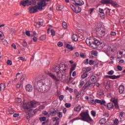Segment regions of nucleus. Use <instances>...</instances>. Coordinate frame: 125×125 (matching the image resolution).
Returning <instances> with one entry per match:
<instances>
[{"mask_svg":"<svg viewBox=\"0 0 125 125\" xmlns=\"http://www.w3.org/2000/svg\"><path fill=\"white\" fill-rule=\"evenodd\" d=\"M53 71L56 73L57 77L62 80H63V77L66 73H68L69 66L67 64H62L60 66V65H55L53 68Z\"/></svg>","mask_w":125,"mask_h":125,"instance_id":"nucleus-1","label":"nucleus"},{"mask_svg":"<svg viewBox=\"0 0 125 125\" xmlns=\"http://www.w3.org/2000/svg\"><path fill=\"white\" fill-rule=\"evenodd\" d=\"M80 116L81 117L82 121L83 122H87V123H89V122H92V119L89 116L88 113V110H86V112L82 111Z\"/></svg>","mask_w":125,"mask_h":125,"instance_id":"nucleus-2","label":"nucleus"},{"mask_svg":"<svg viewBox=\"0 0 125 125\" xmlns=\"http://www.w3.org/2000/svg\"><path fill=\"white\" fill-rule=\"evenodd\" d=\"M45 80H41L38 83L39 85H41L40 87V91L43 93L49 89V86L44 83Z\"/></svg>","mask_w":125,"mask_h":125,"instance_id":"nucleus-3","label":"nucleus"},{"mask_svg":"<svg viewBox=\"0 0 125 125\" xmlns=\"http://www.w3.org/2000/svg\"><path fill=\"white\" fill-rule=\"evenodd\" d=\"M103 4H111L114 7H118L119 5L116 2L112 0H102Z\"/></svg>","mask_w":125,"mask_h":125,"instance_id":"nucleus-4","label":"nucleus"},{"mask_svg":"<svg viewBox=\"0 0 125 125\" xmlns=\"http://www.w3.org/2000/svg\"><path fill=\"white\" fill-rule=\"evenodd\" d=\"M29 12L31 14L36 13V12H38L39 10H42V9L40 8V6L38 5H35L34 6H32L29 7Z\"/></svg>","mask_w":125,"mask_h":125,"instance_id":"nucleus-5","label":"nucleus"},{"mask_svg":"<svg viewBox=\"0 0 125 125\" xmlns=\"http://www.w3.org/2000/svg\"><path fill=\"white\" fill-rule=\"evenodd\" d=\"M92 44L95 45L98 48H100V49L103 48V46H102V43H100V42L96 39H94V41L92 42Z\"/></svg>","mask_w":125,"mask_h":125,"instance_id":"nucleus-6","label":"nucleus"},{"mask_svg":"<svg viewBox=\"0 0 125 125\" xmlns=\"http://www.w3.org/2000/svg\"><path fill=\"white\" fill-rule=\"evenodd\" d=\"M37 104V102L35 101H32L30 102L26 106L25 109L29 110L32 108H35L36 105Z\"/></svg>","mask_w":125,"mask_h":125,"instance_id":"nucleus-7","label":"nucleus"},{"mask_svg":"<svg viewBox=\"0 0 125 125\" xmlns=\"http://www.w3.org/2000/svg\"><path fill=\"white\" fill-rule=\"evenodd\" d=\"M104 79H110V80H116L117 79H120V78H121V75H105L104 76Z\"/></svg>","mask_w":125,"mask_h":125,"instance_id":"nucleus-8","label":"nucleus"},{"mask_svg":"<svg viewBox=\"0 0 125 125\" xmlns=\"http://www.w3.org/2000/svg\"><path fill=\"white\" fill-rule=\"evenodd\" d=\"M106 52L108 55H111L115 52V49L112 48L110 46H108L106 49Z\"/></svg>","mask_w":125,"mask_h":125,"instance_id":"nucleus-9","label":"nucleus"},{"mask_svg":"<svg viewBox=\"0 0 125 125\" xmlns=\"http://www.w3.org/2000/svg\"><path fill=\"white\" fill-rule=\"evenodd\" d=\"M111 102H113L114 104V106L116 108V109H119L120 107L119 106V103H118V99H116V98H112L111 99Z\"/></svg>","mask_w":125,"mask_h":125,"instance_id":"nucleus-10","label":"nucleus"},{"mask_svg":"<svg viewBox=\"0 0 125 125\" xmlns=\"http://www.w3.org/2000/svg\"><path fill=\"white\" fill-rule=\"evenodd\" d=\"M99 15H100L101 18L102 19H105V13H104V10L102 8L99 9Z\"/></svg>","mask_w":125,"mask_h":125,"instance_id":"nucleus-11","label":"nucleus"},{"mask_svg":"<svg viewBox=\"0 0 125 125\" xmlns=\"http://www.w3.org/2000/svg\"><path fill=\"white\" fill-rule=\"evenodd\" d=\"M36 114V111L33 109H30L27 112H26V115H30L31 117H34Z\"/></svg>","mask_w":125,"mask_h":125,"instance_id":"nucleus-12","label":"nucleus"},{"mask_svg":"<svg viewBox=\"0 0 125 125\" xmlns=\"http://www.w3.org/2000/svg\"><path fill=\"white\" fill-rule=\"evenodd\" d=\"M34 24L37 28H41L43 25V21H40L38 22H35Z\"/></svg>","mask_w":125,"mask_h":125,"instance_id":"nucleus-13","label":"nucleus"},{"mask_svg":"<svg viewBox=\"0 0 125 125\" xmlns=\"http://www.w3.org/2000/svg\"><path fill=\"white\" fill-rule=\"evenodd\" d=\"M48 76L50 77L53 80H54V81H56L57 82H59V79L56 77L55 75H54L53 74L51 73H48Z\"/></svg>","mask_w":125,"mask_h":125,"instance_id":"nucleus-14","label":"nucleus"},{"mask_svg":"<svg viewBox=\"0 0 125 125\" xmlns=\"http://www.w3.org/2000/svg\"><path fill=\"white\" fill-rule=\"evenodd\" d=\"M104 84L106 89H110V82L108 81H105L104 82Z\"/></svg>","mask_w":125,"mask_h":125,"instance_id":"nucleus-15","label":"nucleus"},{"mask_svg":"<svg viewBox=\"0 0 125 125\" xmlns=\"http://www.w3.org/2000/svg\"><path fill=\"white\" fill-rule=\"evenodd\" d=\"M25 88L27 91L28 92H31V91H33V86L31 84H27L26 85Z\"/></svg>","mask_w":125,"mask_h":125,"instance_id":"nucleus-16","label":"nucleus"},{"mask_svg":"<svg viewBox=\"0 0 125 125\" xmlns=\"http://www.w3.org/2000/svg\"><path fill=\"white\" fill-rule=\"evenodd\" d=\"M96 33L99 38H102L105 36V32H96Z\"/></svg>","mask_w":125,"mask_h":125,"instance_id":"nucleus-17","label":"nucleus"},{"mask_svg":"<svg viewBox=\"0 0 125 125\" xmlns=\"http://www.w3.org/2000/svg\"><path fill=\"white\" fill-rule=\"evenodd\" d=\"M21 4L23 5V6L25 7L26 5L28 6L29 4V0H22L21 2Z\"/></svg>","mask_w":125,"mask_h":125,"instance_id":"nucleus-18","label":"nucleus"},{"mask_svg":"<svg viewBox=\"0 0 125 125\" xmlns=\"http://www.w3.org/2000/svg\"><path fill=\"white\" fill-rule=\"evenodd\" d=\"M124 91H125V87L123 85H121L119 87V92L120 94L123 93Z\"/></svg>","mask_w":125,"mask_h":125,"instance_id":"nucleus-19","label":"nucleus"},{"mask_svg":"<svg viewBox=\"0 0 125 125\" xmlns=\"http://www.w3.org/2000/svg\"><path fill=\"white\" fill-rule=\"evenodd\" d=\"M36 4H37V1H36V0H32L30 1L28 0V6H29V5H36Z\"/></svg>","mask_w":125,"mask_h":125,"instance_id":"nucleus-20","label":"nucleus"},{"mask_svg":"<svg viewBox=\"0 0 125 125\" xmlns=\"http://www.w3.org/2000/svg\"><path fill=\"white\" fill-rule=\"evenodd\" d=\"M77 67V64H73L71 65V68L70 70V75L73 73V71H74V70L76 69V67Z\"/></svg>","mask_w":125,"mask_h":125,"instance_id":"nucleus-21","label":"nucleus"},{"mask_svg":"<svg viewBox=\"0 0 125 125\" xmlns=\"http://www.w3.org/2000/svg\"><path fill=\"white\" fill-rule=\"evenodd\" d=\"M106 107L108 110H111V109L114 108V104L112 103H109L107 104Z\"/></svg>","mask_w":125,"mask_h":125,"instance_id":"nucleus-22","label":"nucleus"},{"mask_svg":"<svg viewBox=\"0 0 125 125\" xmlns=\"http://www.w3.org/2000/svg\"><path fill=\"white\" fill-rule=\"evenodd\" d=\"M82 109L80 105H76L74 107V111L76 112H80Z\"/></svg>","mask_w":125,"mask_h":125,"instance_id":"nucleus-23","label":"nucleus"},{"mask_svg":"<svg viewBox=\"0 0 125 125\" xmlns=\"http://www.w3.org/2000/svg\"><path fill=\"white\" fill-rule=\"evenodd\" d=\"M5 89V83H1L0 84V91H3Z\"/></svg>","mask_w":125,"mask_h":125,"instance_id":"nucleus-24","label":"nucleus"},{"mask_svg":"<svg viewBox=\"0 0 125 125\" xmlns=\"http://www.w3.org/2000/svg\"><path fill=\"white\" fill-rule=\"evenodd\" d=\"M86 87H89V81H87L82 88L83 90L86 89Z\"/></svg>","mask_w":125,"mask_h":125,"instance_id":"nucleus-25","label":"nucleus"},{"mask_svg":"<svg viewBox=\"0 0 125 125\" xmlns=\"http://www.w3.org/2000/svg\"><path fill=\"white\" fill-rule=\"evenodd\" d=\"M102 26L101 24L98 23V26L95 28V31L97 32H100L101 31V28Z\"/></svg>","mask_w":125,"mask_h":125,"instance_id":"nucleus-26","label":"nucleus"},{"mask_svg":"<svg viewBox=\"0 0 125 125\" xmlns=\"http://www.w3.org/2000/svg\"><path fill=\"white\" fill-rule=\"evenodd\" d=\"M58 112H59V110H58V109H57L56 110L51 112L50 115L51 116H56L57 114H58Z\"/></svg>","mask_w":125,"mask_h":125,"instance_id":"nucleus-27","label":"nucleus"},{"mask_svg":"<svg viewBox=\"0 0 125 125\" xmlns=\"http://www.w3.org/2000/svg\"><path fill=\"white\" fill-rule=\"evenodd\" d=\"M96 101V103H98V104H101V105H104V103H105V101H102L100 100H98V99H96L95 100Z\"/></svg>","mask_w":125,"mask_h":125,"instance_id":"nucleus-28","label":"nucleus"},{"mask_svg":"<svg viewBox=\"0 0 125 125\" xmlns=\"http://www.w3.org/2000/svg\"><path fill=\"white\" fill-rule=\"evenodd\" d=\"M82 9L78 6H76L75 8V10H74V12L75 13H79L81 12Z\"/></svg>","mask_w":125,"mask_h":125,"instance_id":"nucleus-29","label":"nucleus"},{"mask_svg":"<svg viewBox=\"0 0 125 125\" xmlns=\"http://www.w3.org/2000/svg\"><path fill=\"white\" fill-rule=\"evenodd\" d=\"M71 39L74 42H77L78 41V36L76 34H73L71 37Z\"/></svg>","mask_w":125,"mask_h":125,"instance_id":"nucleus-30","label":"nucleus"},{"mask_svg":"<svg viewBox=\"0 0 125 125\" xmlns=\"http://www.w3.org/2000/svg\"><path fill=\"white\" fill-rule=\"evenodd\" d=\"M99 123L101 125H105V124H106V119L105 118L101 119L100 120Z\"/></svg>","mask_w":125,"mask_h":125,"instance_id":"nucleus-31","label":"nucleus"},{"mask_svg":"<svg viewBox=\"0 0 125 125\" xmlns=\"http://www.w3.org/2000/svg\"><path fill=\"white\" fill-rule=\"evenodd\" d=\"M83 3H84V2H83V0H79V2L76 1V5H83Z\"/></svg>","mask_w":125,"mask_h":125,"instance_id":"nucleus-32","label":"nucleus"},{"mask_svg":"<svg viewBox=\"0 0 125 125\" xmlns=\"http://www.w3.org/2000/svg\"><path fill=\"white\" fill-rule=\"evenodd\" d=\"M83 72H85V73H88V72H89V71H91V68L90 67H87L86 68H83Z\"/></svg>","mask_w":125,"mask_h":125,"instance_id":"nucleus-33","label":"nucleus"},{"mask_svg":"<svg viewBox=\"0 0 125 125\" xmlns=\"http://www.w3.org/2000/svg\"><path fill=\"white\" fill-rule=\"evenodd\" d=\"M51 0H43V7L47 5V2H49Z\"/></svg>","mask_w":125,"mask_h":125,"instance_id":"nucleus-34","label":"nucleus"},{"mask_svg":"<svg viewBox=\"0 0 125 125\" xmlns=\"http://www.w3.org/2000/svg\"><path fill=\"white\" fill-rule=\"evenodd\" d=\"M64 8V6L62 5H59L58 6L56 7L57 10H62L63 8Z\"/></svg>","mask_w":125,"mask_h":125,"instance_id":"nucleus-35","label":"nucleus"},{"mask_svg":"<svg viewBox=\"0 0 125 125\" xmlns=\"http://www.w3.org/2000/svg\"><path fill=\"white\" fill-rule=\"evenodd\" d=\"M95 86V83L90 82V81H89V87H91L92 88L93 87H94Z\"/></svg>","mask_w":125,"mask_h":125,"instance_id":"nucleus-36","label":"nucleus"},{"mask_svg":"<svg viewBox=\"0 0 125 125\" xmlns=\"http://www.w3.org/2000/svg\"><path fill=\"white\" fill-rule=\"evenodd\" d=\"M85 42L87 45H91V40L90 39L86 40Z\"/></svg>","mask_w":125,"mask_h":125,"instance_id":"nucleus-37","label":"nucleus"},{"mask_svg":"<svg viewBox=\"0 0 125 125\" xmlns=\"http://www.w3.org/2000/svg\"><path fill=\"white\" fill-rule=\"evenodd\" d=\"M62 25L63 29H67V28H68V25H67V23H66V22L65 21L62 22Z\"/></svg>","mask_w":125,"mask_h":125,"instance_id":"nucleus-38","label":"nucleus"},{"mask_svg":"<svg viewBox=\"0 0 125 125\" xmlns=\"http://www.w3.org/2000/svg\"><path fill=\"white\" fill-rule=\"evenodd\" d=\"M4 39V35L2 32H0V41H2Z\"/></svg>","mask_w":125,"mask_h":125,"instance_id":"nucleus-39","label":"nucleus"},{"mask_svg":"<svg viewBox=\"0 0 125 125\" xmlns=\"http://www.w3.org/2000/svg\"><path fill=\"white\" fill-rule=\"evenodd\" d=\"M98 94L99 96L104 95V91L102 90H100L98 91Z\"/></svg>","mask_w":125,"mask_h":125,"instance_id":"nucleus-40","label":"nucleus"},{"mask_svg":"<svg viewBox=\"0 0 125 125\" xmlns=\"http://www.w3.org/2000/svg\"><path fill=\"white\" fill-rule=\"evenodd\" d=\"M96 77L95 76H92L90 77L91 82H95L96 81Z\"/></svg>","mask_w":125,"mask_h":125,"instance_id":"nucleus-41","label":"nucleus"},{"mask_svg":"<svg viewBox=\"0 0 125 125\" xmlns=\"http://www.w3.org/2000/svg\"><path fill=\"white\" fill-rule=\"evenodd\" d=\"M66 48H68V49H69L70 50H73V47H71L70 44H66Z\"/></svg>","mask_w":125,"mask_h":125,"instance_id":"nucleus-42","label":"nucleus"},{"mask_svg":"<svg viewBox=\"0 0 125 125\" xmlns=\"http://www.w3.org/2000/svg\"><path fill=\"white\" fill-rule=\"evenodd\" d=\"M82 79H85L86 77H87V73H86L84 72H83V74L81 76Z\"/></svg>","mask_w":125,"mask_h":125,"instance_id":"nucleus-43","label":"nucleus"},{"mask_svg":"<svg viewBox=\"0 0 125 125\" xmlns=\"http://www.w3.org/2000/svg\"><path fill=\"white\" fill-rule=\"evenodd\" d=\"M76 6H77V5L76 4H75V5H70V7L71 8V9L73 10V11H75V9H76Z\"/></svg>","mask_w":125,"mask_h":125,"instance_id":"nucleus-44","label":"nucleus"},{"mask_svg":"<svg viewBox=\"0 0 125 125\" xmlns=\"http://www.w3.org/2000/svg\"><path fill=\"white\" fill-rule=\"evenodd\" d=\"M104 10L105 11L106 15H110V9L108 8H105L104 9Z\"/></svg>","mask_w":125,"mask_h":125,"instance_id":"nucleus-45","label":"nucleus"},{"mask_svg":"<svg viewBox=\"0 0 125 125\" xmlns=\"http://www.w3.org/2000/svg\"><path fill=\"white\" fill-rule=\"evenodd\" d=\"M46 38V36L45 35H42L40 37V39L41 41H44L45 40V38Z\"/></svg>","mask_w":125,"mask_h":125,"instance_id":"nucleus-46","label":"nucleus"},{"mask_svg":"<svg viewBox=\"0 0 125 125\" xmlns=\"http://www.w3.org/2000/svg\"><path fill=\"white\" fill-rule=\"evenodd\" d=\"M89 103L91 104V105H96V101H94V100L90 101V102H89Z\"/></svg>","mask_w":125,"mask_h":125,"instance_id":"nucleus-47","label":"nucleus"},{"mask_svg":"<svg viewBox=\"0 0 125 125\" xmlns=\"http://www.w3.org/2000/svg\"><path fill=\"white\" fill-rule=\"evenodd\" d=\"M39 120H40V121H41V122H44V121H45V120H46V117H42L39 118Z\"/></svg>","mask_w":125,"mask_h":125,"instance_id":"nucleus-48","label":"nucleus"},{"mask_svg":"<svg viewBox=\"0 0 125 125\" xmlns=\"http://www.w3.org/2000/svg\"><path fill=\"white\" fill-rule=\"evenodd\" d=\"M22 45L24 46V47H27V46L28 45V43H27V42H26V41L23 40Z\"/></svg>","mask_w":125,"mask_h":125,"instance_id":"nucleus-49","label":"nucleus"},{"mask_svg":"<svg viewBox=\"0 0 125 125\" xmlns=\"http://www.w3.org/2000/svg\"><path fill=\"white\" fill-rule=\"evenodd\" d=\"M9 113L10 115H13L14 114V111H13V109L11 108L9 109Z\"/></svg>","mask_w":125,"mask_h":125,"instance_id":"nucleus-50","label":"nucleus"},{"mask_svg":"<svg viewBox=\"0 0 125 125\" xmlns=\"http://www.w3.org/2000/svg\"><path fill=\"white\" fill-rule=\"evenodd\" d=\"M1 41H2L1 42L3 43V44H4V45H7L8 42L6 40L3 39L2 40H1Z\"/></svg>","mask_w":125,"mask_h":125,"instance_id":"nucleus-51","label":"nucleus"},{"mask_svg":"<svg viewBox=\"0 0 125 125\" xmlns=\"http://www.w3.org/2000/svg\"><path fill=\"white\" fill-rule=\"evenodd\" d=\"M80 57H81V58H85V57H86V55L83 54V53H81Z\"/></svg>","mask_w":125,"mask_h":125,"instance_id":"nucleus-52","label":"nucleus"},{"mask_svg":"<svg viewBox=\"0 0 125 125\" xmlns=\"http://www.w3.org/2000/svg\"><path fill=\"white\" fill-rule=\"evenodd\" d=\"M91 114L92 116H93V117H95V116H96V112L95 111H93V110L91 111Z\"/></svg>","mask_w":125,"mask_h":125,"instance_id":"nucleus-53","label":"nucleus"},{"mask_svg":"<svg viewBox=\"0 0 125 125\" xmlns=\"http://www.w3.org/2000/svg\"><path fill=\"white\" fill-rule=\"evenodd\" d=\"M7 65L11 66V65H12V62L11 60H9L7 61Z\"/></svg>","mask_w":125,"mask_h":125,"instance_id":"nucleus-54","label":"nucleus"},{"mask_svg":"<svg viewBox=\"0 0 125 125\" xmlns=\"http://www.w3.org/2000/svg\"><path fill=\"white\" fill-rule=\"evenodd\" d=\"M62 114V112H58V113H57L58 117H59V118H62L63 117V115Z\"/></svg>","mask_w":125,"mask_h":125,"instance_id":"nucleus-55","label":"nucleus"},{"mask_svg":"<svg viewBox=\"0 0 125 125\" xmlns=\"http://www.w3.org/2000/svg\"><path fill=\"white\" fill-rule=\"evenodd\" d=\"M64 105L65 107H66V108H70V107H71V104L66 103Z\"/></svg>","mask_w":125,"mask_h":125,"instance_id":"nucleus-56","label":"nucleus"},{"mask_svg":"<svg viewBox=\"0 0 125 125\" xmlns=\"http://www.w3.org/2000/svg\"><path fill=\"white\" fill-rule=\"evenodd\" d=\"M117 68L118 69V71H123V67L120 65H118L117 66Z\"/></svg>","mask_w":125,"mask_h":125,"instance_id":"nucleus-57","label":"nucleus"},{"mask_svg":"<svg viewBox=\"0 0 125 125\" xmlns=\"http://www.w3.org/2000/svg\"><path fill=\"white\" fill-rule=\"evenodd\" d=\"M114 74V71L113 70H111L107 72V75H110L111 76H112V75Z\"/></svg>","mask_w":125,"mask_h":125,"instance_id":"nucleus-58","label":"nucleus"},{"mask_svg":"<svg viewBox=\"0 0 125 125\" xmlns=\"http://www.w3.org/2000/svg\"><path fill=\"white\" fill-rule=\"evenodd\" d=\"M58 46L60 47H61V46H63V42H58Z\"/></svg>","mask_w":125,"mask_h":125,"instance_id":"nucleus-59","label":"nucleus"},{"mask_svg":"<svg viewBox=\"0 0 125 125\" xmlns=\"http://www.w3.org/2000/svg\"><path fill=\"white\" fill-rule=\"evenodd\" d=\"M47 34H51V36H53V37L55 36V32H47Z\"/></svg>","mask_w":125,"mask_h":125,"instance_id":"nucleus-60","label":"nucleus"},{"mask_svg":"<svg viewBox=\"0 0 125 125\" xmlns=\"http://www.w3.org/2000/svg\"><path fill=\"white\" fill-rule=\"evenodd\" d=\"M93 10H94V8H91L88 10V12L89 14H91L93 12Z\"/></svg>","mask_w":125,"mask_h":125,"instance_id":"nucleus-61","label":"nucleus"},{"mask_svg":"<svg viewBox=\"0 0 125 125\" xmlns=\"http://www.w3.org/2000/svg\"><path fill=\"white\" fill-rule=\"evenodd\" d=\"M78 93H80L79 92V91H78V90L77 89H75L74 90V94L75 95H77V94H78Z\"/></svg>","mask_w":125,"mask_h":125,"instance_id":"nucleus-62","label":"nucleus"},{"mask_svg":"<svg viewBox=\"0 0 125 125\" xmlns=\"http://www.w3.org/2000/svg\"><path fill=\"white\" fill-rule=\"evenodd\" d=\"M92 54L94 56H97V52L95 51H92Z\"/></svg>","mask_w":125,"mask_h":125,"instance_id":"nucleus-63","label":"nucleus"},{"mask_svg":"<svg viewBox=\"0 0 125 125\" xmlns=\"http://www.w3.org/2000/svg\"><path fill=\"white\" fill-rule=\"evenodd\" d=\"M89 65H93V64H94V62L93 61V60H89Z\"/></svg>","mask_w":125,"mask_h":125,"instance_id":"nucleus-64","label":"nucleus"}]
</instances>
